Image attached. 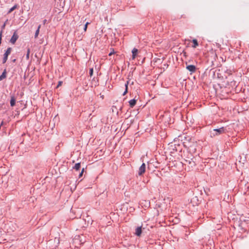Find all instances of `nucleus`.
I'll return each instance as SVG.
<instances>
[{"label":"nucleus","instance_id":"nucleus-1","mask_svg":"<svg viewBox=\"0 0 249 249\" xmlns=\"http://www.w3.org/2000/svg\"><path fill=\"white\" fill-rule=\"evenodd\" d=\"M226 129L224 127L214 129L210 131V136L214 137L216 136L219 135L221 134L225 133Z\"/></svg>","mask_w":249,"mask_h":249},{"label":"nucleus","instance_id":"nucleus-2","mask_svg":"<svg viewBox=\"0 0 249 249\" xmlns=\"http://www.w3.org/2000/svg\"><path fill=\"white\" fill-rule=\"evenodd\" d=\"M12 48L9 47L6 50L5 53L3 54V57L2 59V63L4 64L7 60L8 55L11 53Z\"/></svg>","mask_w":249,"mask_h":249},{"label":"nucleus","instance_id":"nucleus-3","mask_svg":"<svg viewBox=\"0 0 249 249\" xmlns=\"http://www.w3.org/2000/svg\"><path fill=\"white\" fill-rule=\"evenodd\" d=\"M145 169L146 165L144 163H143L139 169L138 175L140 176H142L145 172Z\"/></svg>","mask_w":249,"mask_h":249},{"label":"nucleus","instance_id":"nucleus-4","mask_svg":"<svg viewBox=\"0 0 249 249\" xmlns=\"http://www.w3.org/2000/svg\"><path fill=\"white\" fill-rule=\"evenodd\" d=\"M18 35L17 34V33L16 32H15L13 34V35L12 36V37L10 39V42L13 44H14L15 43V42H16L17 40L18 39Z\"/></svg>","mask_w":249,"mask_h":249},{"label":"nucleus","instance_id":"nucleus-5","mask_svg":"<svg viewBox=\"0 0 249 249\" xmlns=\"http://www.w3.org/2000/svg\"><path fill=\"white\" fill-rule=\"evenodd\" d=\"M186 69L191 72H194L196 70V66L193 65H188Z\"/></svg>","mask_w":249,"mask_h":249},{"label":"nucleus","instance_id":"nucleus-6","mask_svg":"<svg viewBox=\"0 0 249 249\" xmlns=\"http://www.w3.org/2000/svg\"><path fill=\"white\" fill-rule=\"evenodd\" d=\"M142 227H138L135 230V234L137 236H140L142 234Z\"/></svg>","mask_w":249,"mask_h":249},{"label":"nucleus","instance_id":"nucleus-7","mask_svg":"<svg viewBox=\"0 0 249 249\" xmlns=\"http://www.w3.org/2000/svg\"><path fill=\"white\" fill-rule=\"evenodd\" d=\"M138 52V50L135 48H134L132 50V59H135V58L137 55Z\"/></svg>","mask_w":249,"mask_h":249},{"label":"nucleus","instance_id":"nucleus-8","mask_svg":"<svg viewBox=\"0 0 249 249\" xmlns=\"http://www.w3.org/2000/svg\"><path fill=\"white\" fill-rule=\"evenodd\" d=\"M137 100L133 99L129 101V106L131 107H133L136 104Z\"/></svg>","mask_w":249,"mask_h":249},{"label":"nucleus","instance_id":"nucleus-9","mask_svg":"<svg viewBox=\"0 0 249 249\" xmlns=\"http://www.w3.org/2000/svg\"><path fill=\"white\" fill-rule=\"evenodd\" d=\"M16 104V99L14 96H12L10 100V105L11 107H14Z\"/></svg>","mask_w":249,"mask_h":249},{"label":"nucleus","instance_id":"nucleus-10","mask_svg":"<svg viewBox=\"0 0 249 249\" xmlns=\"http://www.w3.org/2000/svg\"><path fill=\"white\" fill-rule=\"evenodd\" d=\"M192 42L193 43V45L192 46L193 48H196L197 46H198L197 40L196 39H193Z\"/></svg>","mask_w":249,"mask_h":249},{"label":"nucleus","instance_id":"nucleus-11","mask_svg":"<svg viewBox=\"0 0 249 249\" xmlns=\"http://www.w3.org/2000/svg\"><path fill=\"white\" fill-rule=\"evenodd\" d=\"M6 77V70H4L2 74L0 76V81L2 80Z\"/></svg>","mask_w":249,"mask_h":249},{"label":"nucleus","instance_id":"nucleus-12","mask_svg":"<svg viewBox=\"0 0 249 249\" xmlns=\"http://www.w3.org/2000/svg\"><path fill=\"white\" fill-rule=\"evenodd\" d=\"M129 84V81H127L126 83L125 84V91H124V92L123 93V95H124L126 94V93L128 92V85Z\"/></svg>","mask_w":249,"mask_h":249},{"label":"nucleus","instance_id":"nucleus-13","mask_svg":"<svg viewBox=\"0 0 249 249\" xmlns=\"http://www.w3.org/2000/svg\"><path fill=\"white\" fill-rule=\"evenodd\" d=\"M185 161L192 167L195 165V163L194 161H192V159H191L190 160H185Z\"/></svg>","mask_w":249,"mask_h":249},{"label":"nucleus","instance_id":"nucleus-14","mask_svg":"<svg viewBox=\"0 0 249 249\" xmlns=\"http://www.w3.org/2000/svg\"><path fill=\"white\" fill-rule=\"evenodd\" d=\"M40 27H41V25H39L38 26V28H37V30L36 31V33H35V37L36 38H37L38 36V34H39V30H40Z\"/></svg>","mask_w":249,"mask_h":249},{"label":"nucleus","instance_id":"nucleus-15","mask_svg":"<svg viewBox=\"0 0 249 249\" xmlns=\"http://www.w3.org/2000/svg\"><path fill=\"white\" fill-rule=\"evenodd\" d=\"M81 167L80 163H77L75 164L73 168L75 169L76 170L78 171L80 169Z\"/></svg>","mask_w":249,"mask_h":249},{"label":"nucleus","instance_id":"nucleus-16","mask_svg":"<svg viewBox=\"0 0 249 249\" xmlns=\"http://www.w3.org/2000/svg\"><path fill=\"white\" fill-rule=\"evenodd\" d=\"M30 53V49L29 48H28L27 51V53H26V59L27 60H28L29 59Z\"/></svg>","mask_w":249,"mask_h":249},{"label":"nucleus","instance_id":"nucleus-17","mask_svg":"<svg viewBox=\"0 0 249 249\" xmlns=\"http://www.w3.org/2000/svg\"><path fill=\"white\" fill-rule=\"evenodd\" d=\"M17 5H15L14 6H13L12 8H11L8 13L9 14L10 13H11L12 11H13L15 9H16L17 8Z\"/></svg>","mask_w":249,"mask_h":249},{"label":"nucleus","instance_id":"nucleus-18","mask_svg":"<svg viewBox=\"0 0 249 249\" xmlns=\"http://www.w3.org/2000/svg\"><path fill=\"white\" fill-rule=\"evenodd\" d=\"M93 73V68H90L89 69V76L90 77H91L92 76Z\"/></svg>","mask_w":249,"mask_h":249},{"label":"nucleus","instance_id":"nucleus-19","mask_svg":"<svg viewBox=\"0 0 249 249\" xmlns=\"http://www.w3.org/2000/svg\"><path fill=\"white\" fill-rule=\"evenodd\" d=\"M89 24V22H86V23L85 24V25L84 26V30L85 32H86L87 31L88 25Z\"/></svg>","mask_w":249,"mask_h":249},{"label":"nucleus","instance_id":"nucleus-20","mask_svg":"<svg viewBox=\"0 0 249 249\" xmlns=\"http://www.w3.org/2000/svg\"><path fill=\"white\" fill-rule=\"evenodd\" d=\"M84 168H83L82 170V171L81 172V173L79 174V178L81 177L83 175V172H84Z\"/></svg>","mask_w":249,"mask_h":249},{"label":"nucleus","instance_id":"nucleus-21","mask_svg":"<svg viewBox=\"0 0 249 249\" xmlns=\"http://www.w3.org/2000/svg\"><path fill=\"white\" fill-rule=\"evenodd\" d=\"M115 53L114 50H113L112 52H111L110 53H109L108 54V55L109 56H111L112 54H114Z\"/></svg>","mask_w":249,"mask_h":249},{"label":"nucleus","instance_id":"nucleus-22","mask_svg":"<svg viewBox=\"0 0 249 249\" xmlns=\"http://www.w3.org/2000/svg\"><path fill=\"white\" fill-rule=\"evenodd\" d=\"M5 25H6V23H4L3 24V25L2 26V27H1L2 29H4V28H5Z\"/></svg>","mask_w":249,"mask_h":249},{"label":"nucleus","instance_id":"nucleus-23","mask_svg":"<svg viewBox=\"0 0 249 249\" xmlns=\"http://www.w3.org/2000/svg\"><path fill=\"white\" fill-rule=\"evenodd\" d=\"M62 82H61V81H59V82H58V85H57V87H58V86H60V85H61V84H62Z\"/></svg>","mask_w":249,"mask_h":249},{"label":"nucleus","instance_id":"nucleus-24","mask_svg":"<svg viewBox=\"0 0 249 249\" xmlns=\"http://www.w3.org/2000/svg\"><path fill=\"white\" fill-rule=\"evenodd\" d=\"M47 22V20L46 19H44L43 21V24H45Z\"/></svg>","mask_w":249,"mask_h":249},{"label":"nucleus","instance_id":"nucleus-25","mask_svg":"<svg viewBox=\"0 0 249 249\" xmlns=\"http://www.w3.org/2000/svg\"><path fill=\"white\" fill-rule=\"evenodd\" d=\"M16 59H13V60H12V62H16Z\"/></svg>","mask_w":249,"mask_h":249}]
</instances>
